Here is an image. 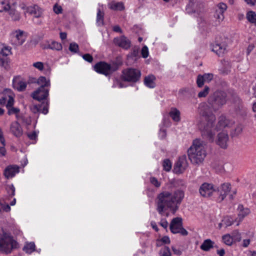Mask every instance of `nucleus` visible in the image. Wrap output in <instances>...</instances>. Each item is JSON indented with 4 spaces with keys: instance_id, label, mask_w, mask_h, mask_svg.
<instances>
[{
    "instance_id": "f257e3e1",
    "label": "nucleus",
    "mask_w": 256,
    "mask_h": 256,
    "mask_svg": "<svg viewBox=\"0 0 256 256\" xmlns=\"http://www.w3.org/2000/svg\"><path fill=\"white\" fill-rule=\"evenodd\" d=\"M184 192L178 190L174 192L164 191L159 194L156 198L157 210L161 214L165 208H171L175 204H180L184 198Z\"/></svg>"
},
{
    "instance_id": "f03ea898",
    "label": "nucleus",
    "mask_w": 256,
    "mask_h": 256,
    "mask_svg": "<svg viewBox=\"0 0 256 256\" xmlns=\"http://www.w3.org/2000/svg\"><path fill=\"white\" fill-rule=\"evenodd\" d=\"M206 154L204 142L196 139L188 150V155L190 160L194 164H199L203 162Z\"/></svg>"
},
{
    "instance_id": "7ed1b4c3",
    "label": "nucleus",
    "mask_w": 256,
    "mask_h": 256,
    "mask_svg": "<svg viewBox=\"0 0 256 256\" xmlns=\"http://www.w3.org/2000/svg\"><path fill=\"white\" fill-rule=\"evenodd\" d=\"M203 120L198 123V128L202 132L203 134L206 136L210 138L213 140L216 130L214 122L216 120L215 116L211 114L208 117V114L206 112L203 116Z\"/></svg>"
},
{
    "instance_id": "20e7f679",
    "label": "nucleus",
    "mask_w": 256,
    "mask_h": 256,
    "mask_svg": "<svg viewBox=\"0 0 256 256\" xmlns=\"http://www.w3.org/2000/svg\"><path fill=\"white\" fill-rule=\"evenodd\" d=\"M226 103V94L222 92H216L208 98V110L210 112H216Z\"/></svg>"
},
{
    "instance_id": "39448f33",
    "label": "nucleus",
    "mask_w": 256,
    "mask_h": 256,
    "mask_svg": "<svg viewBox=\"0 0 256 256\" xmlns=\"http://www.w3.org/2000/svg\"><path fill=\"white\" fill-rule=\"evenodd\" d=\"M15 241L9 234L4 233L0 236V252L10 253L14 246Z\"/></svg>"
},
{
    "instance_id": "423d86ee",
    "label": "nucleus",
    "mask_w": 256,
    "mask_h": 256,
    "mask_svg": "<svg viewBox=\"0 0 256 256\" xmlns=\"http://www.w3.org/2000/svg\"><path fill=\"white\" fill-rule=\"evenodd\" d=\"M140 70L134 68H128L122 72V78L128 82H136L140 76Z\"/></svg>"
},
{
    "instance_id": "0eeeda50",
    "label": "nucleus",
    "mask_w": 256,
    "mask_h": 256,
    "mask_svg": "<svg viewBox=\"0 0 256 256\" xmlns=\"http://www.w3.org/2000/svg\"><path fill=\"white\" fill-rule=\"evenodd\" d=\"M170 230L174 234L180 233L183 236L188 234V232L182 228V218H180L177 217L172 220Z\"/></svg>"
},
{
    "instance_id": "6e6552de",
    "label": "nucleus",
    "mask_w": 256,
    "mask_h": 256,
    "mask_svg": "<svg viewBox=\"0 0 256 256\" xmlns=\"http://www.w3.org/2000/svg\"><path fill=\"white\" fill-rule=\"evenodd\" d=\"M188 163L185 156L180 158L178 161L174 166V172L175 173L180 174L182 173L188 168Z\"/></svg>"
},
{
    "instance_id": "1a4fd4ad",
    "label": "nucleus",
    "mask_w": 256,
    "mask_h": 256,
    "mask_svg": "<svg viewBox=\"0 0 256 256\" xmlns=\"http://www.w3.org/2000/svg\"><path fill=\"white\" fill-rule=\"evenodd\" d=\"M234 124V122L230 120L226 116H221L218 120V122L216 126V130H222L226 128L231 127Z\"/></svg>"
},
{
    "instance_id": "9d476101",
    "label": "nucleus",
    "mask_w": 256,
    "mask_h": 256,
    "mask_svg": "<svg viewBox=\"0 0 256 256\" xmlns=\"http://www.w3.org/2000/svg\"><path fill=\"white\" fill-rule=\"evenodd\" d=\"M31 96L34 99L41 101L47 98L48 96V90L42 88H39L34 91Z\"/></svg>"
},
{
    "instance_id": "9b49d317",
    "label": "nucleus",
    "mask_w": 256,
    "mask_h": 256,
    "mask_svg": "<svg viewBox=\"0 0 256 256\" xmlns=\"http://www.w3.org/2000/svg\"><path fill=\"white\" fill-rule=\"evenodd\" d=\"M113 42L116 46L124 49H128L131 46L130 41L124 36L114 38Z\"/></svg>"
},
{
    "instance_id": "f8f14e48",
    "label": "nucleus",
    "mask_w": 256,
    "mask_h": 256,
    "mask_svg": "<svg viewBox=\"0 0 256 256\" xmlns=\"http://www.w3.org/2000/svg\"><path fill=\"white\" fill-rule=\"evenodd\" d=\"M94 68L96 72L107 76L110 72L111 66L110 64L101 62L95 64Z\"/></svg>"
},
{
    "instance_id": "ddd939ff",
    "label": "nucleus",
    "mask_w": 256,
    "mask_h": 256,
    "mask_svg": "<svg viewBox=\"0 0 256 256\" xmlns=\"http://www.w3.org/2000/svg\"><path fill=\"white\" fill-rule=\"evenodd\" d=\"M215 191L214 186L210 184L204 183L200 188V194L204 197H208Z\"/></svg>"
},
{
    "instance_id": "4468645a",
    "label": "nucleus",
    "mask_w": 256,
    "mask_h": 256,
    "mask_svg": "<svg viewBox=\"0 0 256 256\" xmlns=\"http://www.w3.org/2000/svg\"><path fill=\"white\" fill-rule=\"evenodd\" d=\"M20 172V167L16 165H9L4 170V174L6 178L9 179L14 177Z\"/></svg>"
},
{
    "instance_id": "2eb2a0df",
    "label": "nucleus",
    "mask_w": 256,
    "mask_h": 256,
    "mask_svg": "<svg viewBox=\"0 0 256 256\" xmlns=\"http://www.w3.org/2000/svg\"><path fill=\"white\" fill-rule=\"evenodd\" d=\"M228 140V134L224 131H222L218 134L216 144L222 148H226L227 147Z\"/></svg>"
},
{
    "instance_id": "dca6fc26",
    "label": "nucleus",
    "mask_w": 256,
    "mask_h": 256,
    "mask_svg": "<svg viewBox=\"0 0 256 256\" xmlns=\"http://www.w3.org/2000/svg\"><path fill=\"white\" fill-rule=\"evenodd\" d=\"M231 189V185L230 183H224L221 186V192L220 196V200H224L227 194L230 192Z\"/></svg>"
},
{
    "instance_id": "f3484780",
    "label": "nucleus",
    "mask_w": 256,
    "mask_h": 256,
    "mask_svg": "<svg viewBox=\"0 0 256 256\" xmlns=\"http://www.w3.org/2000/svg\"><path fill=\"white\" fill-rule=\"evenodd\" d=\"M11 132L16 137L20 136L22 134V130L18 122H14L11 124Z\"/></svg>"
},
{
    "instance_id": "a211bd4d",
    "label": "nucleus",
    "mask_w": 256,
    "mask_h": 256,
    "mask_svg": "<svg viewBox=\"0 0 256 256\" xmlns=\"http://www.w3.org/2000/svg\"><path fill=\"white\" fill-rule=\"evenodd\" d=\"M13 86L18 91H22L26 89V84L25 82L20 80L19 77H16L13 80Z\"/></svg>"
},
{
    "instance_id": "6ab92c4d",
    "label": "nucleus",
    "mask_w": 256,
    "mask_h": 256,
    "mask_svg": "<svg viewBox=\"0 0 256 256\" xmlns=\"http://www.w3.org/2000/svg\"><path fill=\"white\" fill-rule=\"evenodd\" d=\"M226 49V44L224 43H216L213 46L212 50L218 56L224 54Z\"/></svg>"
},
{
    "instance_id": "aec40b11",
    "label": "nucleus",
    "mask_w": 256,
    "mask_h": 256,
    "mask_svg": "<svg viewBox=\"0 0 256 256\" xmlns=\"http://www.w3.org/2000/svg\"><path fill=\"white\" fill-rule=\"evenodd\" d=\"M28 12L36 18L40 17L42 14V9L36 5L28 8Z\"/></svg>"
},
{
    "instance_id": "412c9836",
    "label": "nucleus",
    "mask_w": 256,
    "mask_h": 256,
    "mask_svg": "<svg viewBox=\"0 0 256 256\" xmlns=\"http://www.w3.org/2000/svg\"><path fill=\"white\" fill-rule=\"evenodd\" d=\"M238 218L240 220H242L244 217L250 212L249 209L244 208V206L240 204L238 206Z\"/></svg>"
},
{
    "instance_id": "4be33fe9",
    "label": "nucleus",
    "mask_w": 256,
    "mask_h": 256,
    "mask_svg": "<svg viewBox=\"0 0 256 256\" xmlns=\"http://www.w3.org/2000/svg\"><path fill=\"white\" fill-rule=\"evenodd\" d=\"M156 80V77L154 75H149L148 76H146L144 78V84H145L150 88H153L155 86L154 80Z\"/></svg>"
},
{
    "instance_id": "5701e85b",
    "label": "nucleus",
    "mask_w": 256,
    "mask_h": 256,
    "mask_svg": "<svg viewBox=\"0 0 256 256\" xmlns=\"http://www.w3.org/2000/svg\"><path fill=\"white\" fill-rule=\"evenodd\" d=\"M214 244V242L210 239H207L200 246V248L204 251H208L213 247Z\"/></svg>"
},
{
    "instance_id": "b1692460",
    "label": "nucleus",
    "mask_w": 256,
    "mask_h": 256,
    "mask_svg": "<svg viewBox=\"0 0 256 256\" xmlns=\"http://www.w3.org/2000/svg\"><path fill=\"white\" fill-rule=\"evenodd\" d=\"M43 48H50L52 50H60L62 49V46L60 43L56 42H52L50 44H48L47 46H43Z\"/></svg>"
},
{
    "instance_id": "393cba45",
    "label": "nucleus",
    "mask_w": 256,
    "mask_h": 256,
    "mask_svg": "<svg viewBox=\"0 0 256 256\" xmlns=\"http://www.w3.org/2000/svg\"><path fill=\"white\" fill-rule=\"evenodd\" d=\"M9 10V14L10 15L11 18L14 20H18L20 18V12L18 10H16L14 8H10L8 10Z\"/></svg>"
},
{
    "instance_id": "a878e982",
    "label": "nucleus",
    "mask_w": 256,
    "mask_h": 256,
    "mask_svg": "<svg viewBox=\"0 0 256 256\" xmlns=\"http://www.w3.org/2000/svg\"><path fill=\"white\" fill-rule=\"evenodd\" d=\"M170 117L175 122H179L180 120V112L176 108H172L170 112Z\"/></svg>"
},
{
    "instance_id": "bb28decb",
    "label": "nucleus",
    "mask_w": 256,
    "mask_h": 256,
    "mask_svg": "<svg viewBox=\"0 0 256 256\" xmlns=\"http://www.w3.org/2000/svg\"><path fill=\"white\" fill-rule=\"evenodd\" d=\"M37 83L40 86V88H42L50 86V80H46L44 76H40L37 80Z\"/></svg>"
},
{
    "instance_id": "cd10ccee",
    "label": "nucleus",
    "mask_w": 256,
    "mask_h": 256,
    "mask_svg": "<svg viewBox=\"0 0 256 256\" xmlns=\"http://www.w3.org/2000/svg\"><path fill=\"white\" fill-rule=\"evenodd\" d=\"M110 9L114 10H122L124 9V6L122 2H112L110 5Z\"/></svg>"
},
{
    "instance_id": "c85d7f7f",
    "label": "nucleus",
    "mask_w": 256,
    "mask_h": 256,
    "mask_svg": "<svg viewBox=\"0 0 256 256\" xmlns=\"http://www.w3.org/2000/svg\"><path fill=\"white\" fill-rule=\"evenodd\" d=\"M246 18L249 22L256 25V13L254 12H248Z\"/></svg>"
},
{
    "instance_id": "c756f323",
    "label": "nucleus",
    "mask_w": 256,
    "mask_h": 256,
    "mask_svg": "<svg viewBox=\"0 0 256 256\" xmlns=\"http://www.w3.org/2000/svg\"><path fill=\"white\" fill-rule=\"evenodd\" d=\"M16 37L18 41V44H22L24 41V32L20 30L15 32Z\"/></svg>"
},
{
    "instance_id": "7c9ffc66",
    "label": "nucleus",
    "mask_w": 256,
    "mask_h": 256,
    "mask_svg": "<svg viewBox=\"0 0 256 256\" xmlns=\"http://www.w3.org/2000/svg\"><path fill=\"white\" fill-rule=\"evenodd\" d=\"M26 253L30 254L35 250V244L34 242H30L27 244L23 248Z\"/></svg>"
},
{
    "instance_id": "2f4dec72",
    "label": "nucleus",
    "mask_w": 256,
    "mask_h": 256,
    "mask_svg": "<svg viewBox=\"0 0 256 256\" xmlns=\"http://www.w3.org/2000/svg\"><path fill=\"white\" fill-rule=\"evenodd\" d=\"M223 242L228 246H232L233 244V238L230 234H226L222 237Z\"/></svg>"
},
{
    "instance_id": "473e14b6",
    "label": "nucleus",
    "mask_w": 256,
    "mask_h": 256,
    "mask_svg": "<svg viewBox=\"0 0 256 256\" xmlns=\"http://www.w3.org/2000/svg\"><path fill=\"white\" fill-rule=\"evenodd\" d=\"M10 8L9 4L4 0H0V12H7Z\"/></svg>"
},
{
    "instance_id": "72a5a7b5",
    "label": "nucleus",
    "mask_w": 256,
    "mask_h": 256,
    "mask_svg": "<svg viewBox=\"0 0 256 256\" xmlns=\"http://www.w3.org/2000/svg\"><path fill=\"white\" fill-rule=\"evenodd\" d=\"M0 66L4 70H8L10 68L8 61L6 58H4L0 56Z\"/></svg>"
},
{
    "instance_id": "f704fd0d",
    "label": "nucleus",
    "mask_w": 256,
    "mask_h": 256,
    "mask_svg": "<svg viewBox=\"0 0 256 256\" xmlns=\"http://www.w3.org/2000/svg\"><path fill=\"white\" fill-rule=\"evenodd\" d=\"M163 167L164 170L169 172L172 168V163L168 159L164 160L163 162Z\"/></svg>"
},
{
    "instance_id": "c9c22d12",
    "label": "nucleus",
    "mask_w": 256,
    "mask_h": 256,
    "mask_svg": "<svg viewBox=\"0 0 256 256\" xmlns=\"http://www.w3.org/2000/svg\"><path fill=\"white\" fill-rule=\"evenodd\" d=\"M232 237L233 238L234 241L240 242L242 240L241 234L237 230H236L232 232Z\"/></svg>"
},
{
    "instance_id": "e433bc0d",
    "label": "nucleus",
    "mask_w": 256,
    "mask_h": 256,
    "mask_svg": "<svg viewBox=\"0 0 256 256\" xmlns=\"http://www.w3.org/2000/svg\"><path fill=\"white\" fill-rule=\"evenodd\" d=\"M104 12L99 10L97 14L96 22L100 24H104Z\"/></svg>"
},
{
    "instance_id": "4c0bfd02",
    "label": "nucleus",
    "mask_w": 256,
    "mask_h": 256,
    "mask_svg": "<svg viewBox=\"0 0 256 256\" xmlns=\"http://www.w3.org/2000/svg\"><path fill=\"white\" fill-rule=\"evenodd\" d=\"M222 222H223V224L225 226V227L230 226L234 223V222L232 220V218L228 216L224 218L222 220Z\"/></svg>"
},
{
    "instance_id": "58836bf2",
    "label": "nucleus",
    "mask_w": 256,
    "mask_h": 256,
    "mask_svg": "<svg viewBox=\"0 0 256 256\" xmlns=\"http://www.w3.org/2000/svg\"><path fill=\"white\" fill-rule=\"evenodd\" d=\"M209 88L208 86H205L204 90L201 92H200L198 94V96L199 98H204L206 97L208 94L209 92Z\"/></svg>"
},
{
    "instance_id": "ea45409f",
    "label": "nucleus",
    "mask_w": 256,
    "mask_h": 256,
    "mask_svg": "<svg viewBox=\"0 0 256 256\" xmlns=\"http://www.w3.org/2000/svg\"><path fill=\"white\" fill-rule=\"evenodd\" d=\"M69 50L73 52H76L78 50V46L76 43H71L70 44Z\"/></svg>"
},
{
    "instance_id": "a19ab883",
    "label": "nucleus",
    "mask_w": 256,
    "mask_h": 256,
    "mask_svg": "<svg viewBox=\"0 0 256 256\" xmlns=\"http://www.w3.org/2000/svg\"><path fill=\"white\" fill-rule=\"evenodd\" d=\"M204 82H205V80L204 76L201 75L198 76L196 80L198 86L200 88L204 84Z\"/></svg>"
},
{
    "instance_id": "79ce46f5",
    "label": "nucleus",
    "mask_w": 256,
    "mask_h": 256,
    "mask_svg": "<svg viewBox=\"0 0 256 256\" xmlns=\"http://www.w3.org/2000/svg\"><path fill=\"white\" fill-rule=\"evenodd\" d=\"M8 109V115L12 114H17L19 112L20 110L12 106L7 108Z\"/></svg>"
},
{
    "instance_id": "37998d69",
    "label": "nucleus",
    "mask_w": 256,
    "mask_h": 256,
    "mask_svg": "<svg viewBox=\"0 0 256 256\" xmlns=\"http://www.w3.org/2000/svg\"><path fill=\"white\" fill-rule=\"evenodd\" d=\"M242 130V128L241 125L238 124L235 128L234 132H232V134L234 136L238 135L241 133Z\"/></svg>"
},
{
    "instance_id": "c03bdc74",
    "label": "nucleus",
    "mask_w": 256,
    "mask_h": 256,
    "mask_svg": "<svg viewBox=\"0 0 256 256\" xmlns=\"http://www.w3.org/2000/svg\"><path fill=\"white\" fill-rule=\"evenodd\" d=\"M218 12L224 13V12L226 10L227 6L226 4L221 2L218 4Z\"/></svg>"
},
{
    "instance_id": "a18cd8bd",
    "label": "nucleus",
    "mask_w": 256,
    "mask_h": 256,
    "mask_svg": "<svg viewBox=\"0 0 256 256\" xmlns=\"http://www.w3.org/2000/svg\"><path fill=\"white\" fill-rule=\"evenodd\" d=\"M33 66L40 70H42L44 68V64L42 62H38L33 64Z\"/></svg>"
},
{
    "instance_id": "49530a36",
    "label": "nucleus",
    "mask_w": 256,
    "mask_h": 256,
    "mask_svg": "<svg viewBox=\"0 0 256 256\" xmlns=\"http://www.w3.org/2000/svg\"><path fill=\"white\" fill-rule=\"evenodd\" d=\"M224 13L218 12V10L216 11L215 17L216 18L220 20H222L224 18Z\"/></svg>"
},
{
    "instance_id": "de8ad7c7",
    "label": "nucleus",
    "mask_w": 256,
    "mask_h": 256,
    "mask_svg": "<svg viewBox=\"0 0 256 256\" xmlns=\"http://www.w3.org/2000/svg\"><path fill=\"white\" fill-rule=\"evenodd\" d=\"M142 54L144 58H146L148 56V50L146 46H144L142 48Z\"/></svg>"
},
{
    "instance_id": "09e8293b",
    "label": "nucleus",
    "mask_w": 256,
    "mask_h": 256,
    "mask_svg": "<svg viewBox=\"0 0 256 256\" xmlns=\"http://www.w3.org/2000/svg\"><path fill=\"white\" fill-rule=\"evenodd\" d=\"M10 210V207L8 204H1V208H0V212H8Z\"/></svg>"
},
{
    "instance_id": "8fccbe9b",
    "label": "nucleus",
    "mask_w": 256,
    "mask_h": 256,
    "mask_svg": "<svg viewBox=\"0 0 256 256\" xmlns=\"http://www.w3.org/2000/svg\"><path fill=\"white\" fill-rule=\"evenodd\" d=\"M10 53V49L8 48H4L0 51V54L4 56H7Z\"/></svg>"
},
{
    "instance_id": "3c124183",
    "label": "nucleus",
    "mask_w": 256,
    "mask_h": 256,
    "mask_svg": "<svg viewBox=\"0 0 256 256\" xmlns=\"http://www.w3.org/2000/svg\"><path fill=\"white\" fill-rule=\"evenodd\" d=\"M54 11L56 14H61L62 11V9L61 6L56 4L54 6Z\"/></svg>"
},
{
    "instance_id": "603ef678",
    "label": "nucleus",
    "mask_w": 256,
    "mask_h": 256,
    "mask_svg": "<svg viewBox=\"0 0 256 256\" xmlns=\"http://www.w3.org/2000/svg\"><path fill=\"white\" fill-rule=\"evenodd\" d=\"M14 104V100L12 96H8V100L6 104V108H8L10 107H12L13 106Z\"/></svg>"
},
{
    "instance_id": "864d4df0",
    "label": "nucleus",
    "mask_w": 256,
    "mask_h": 256,
    "mask_svg": "<svg viewBox=\"0 0 256 256\" xmlns=\"http://www.w3.org/2000/svg\"><path fill=\"white\" fill-rule=\"evenodd\" d=\"M202 76L206 82H210L213 78V74H206Z\"/></svg>"
},
{
    "instance_id": "5fc2aeb1",
    "label": "nucleus",
    "mask_w": 256,
    "mask_h": 256,
    "mask_svg": "<svg viewBox=\"0 0 256 256\" xmlns=\"http://www.w3.org/2000/svg\"><path fill=\"white\" fill-rule=\"evenodd\" d=\"M82 58L85 60H86L89 62H92L93 60L92 56L88 54H86L83 55Z\"/></svg>"
},
{
    "instance_id": "6e6d98bb",
    "label": "nucleus",
    "mask_w": 256,
    "mask_h": 256,
    "mask_svg": "<svg viewBox=\"0 0 256 256\" xmlns=\"http://www.w3.org/2000/svg\"><path fill=\"white\" fill-rule=\"evenodd\" d=\"M150 182L152 184L157 188H158L160 186V182H159L155 178H151Z\"/></svg>"
},
{
    "instance_id": "4d7b16f0",
    "label": "nucleus",
    "mask_w": 256,
    "mask_h": 256,
    "mask_svg": "<svg viewBox=\"0 0 256 256\" xmlns=\"http://www.w3.org/2000/svg\"><path fill=\"white\" fill-rule=\"evenodd\" d=\"M161 256H171L170 249L168 247H166L162 252Z\"/></svg>"
},
{
    "instance_id": "13d9d810",
    "label": "nucleus",
    "mask_w": 256,
    "mask_h": 256,
    "mask_svg": "<svg viewBox=\"0 0 256 256\" xmlns=\"http://www.w3.org/2000/svg\"><path fill=\"white\" fill-rule=\"evenodd\" d=\"M6 154V150L4 148V146L0 147V156H4Z\"/></svg>"
},
{
    "instance_id": "bf43d9fd",
    "label": "nucleus",
    "mask_w": 256,
    "mask_h": 256,
    "mask_svg": "<svg viewBox=\"0 0 256 256\" xmlns=\"http://www.w3.org/2000/svg\"><path fill=\"white\" fill-rule=\"evenodd\" d=\"M0 142L2 146H5V140L3 136V133L1 128H0Z\"/></svg>"
},
{
    "instance_id": "052dcab7",
    "label": "nucleus",
    "mask_w": 256,
    "mask_h": 256,
    "mask_svg": "<svg viewBox=\"0 0 256 256\" xmlns=\"http://www.w3.org/2000/svg\"><path fill=\"white\" fill-rule=\"evenodd\" d=\"M31 110L32 111L36 114V113H37L39 111H40V108H38V106L36 105H34L32 108H31Z\"/></svg>"
},
{
    "instance_id": "680f3d73",
    "label": "nucleus",
    "mask_w": 256,
    "mask_h": 256,
    "mask_svg": "<svg viewBox=\"0 0 256 256\" xmlns=\"http://www.w3.org/2000/svg\"><path fill=\"white\" fill-rule=\"evenodd\" d=\"M248 4L254 6L256 4V0H244Z\"/></svg>"
},
{
    "instance_id": "e2e57ef3",
    "label": "nucleus",
    "mask_w": 256,
    "mask_h": 256,
    "mask_svg": "<svg viewBox=\"0 0 256 256\" xmlns=\"http://www.w3.org/2000/svg\"><path fill=\"white\" fill-rule=\"evenodd\" d=\"M113 30L116 32H118L120 34L122 32V31L120 28L118 26H115L113 27Z\"/></svg>"
},
{
    "instance_id": "0e129e2a",
    "label": "nucleus",
    "mask_w": 256,
    "mask_h": 256,
    "mask_svg": "<svg viewBox=\"0 0 256 256\" xmlns=\"http://www.w3.org/2000/svg\"><path fill=\"white\" fill-rule=\"evenodd\" d=\"M161 240L164 244H170V240L168 236H164L163 237Z\"/></svg>"
},
{
    "instance_id": "69168bd1",
    "label": "nucleus",
    "mask_w": 256,
    "mask_h": 256,
    "mask_svg": "<svg viewBox=\"0 0 256 256\" xmlns=\"http://www.w3.org/2000/svg\"><path fill=\"white\" fill-rule=\"evenodd\" d=\"M160 224L162 226L166 229L168 226V222L166 220H162Z\"/></svg>"
},
{
    "instance_id": "338daca9",
    "label": "nucleus",
    "mask_w": 256,
    "mask_h": 256,
    "mask_svg": "<svg viewBox=\"0 0 256 256\" xmlns=\"http://www.w3.org/2000/svg\"><path fill=\"white\" fill-rule=\"evenodd\" d=\"M250 243V239L244 240L243 241L242 246L244 247H246L249 245Z\"/></svg>"
},
{
    "instance_id": "774afa93",
    "label": "nucleus",
    "mask_w": 256,
    "mask_h": 256,
    "mask_svg": "<svg viewBox=\"0 0 256 256\" xmlns=\"http://www.w3.org/2000/svg\"><path fill=\"white\" fill-rule=\"evenodd\" d=\"M172 251L174 252V254L177 255H180L182 254L181 251L179 249H176L174 248H172Z\"/></svg>"
}]
</instances>
